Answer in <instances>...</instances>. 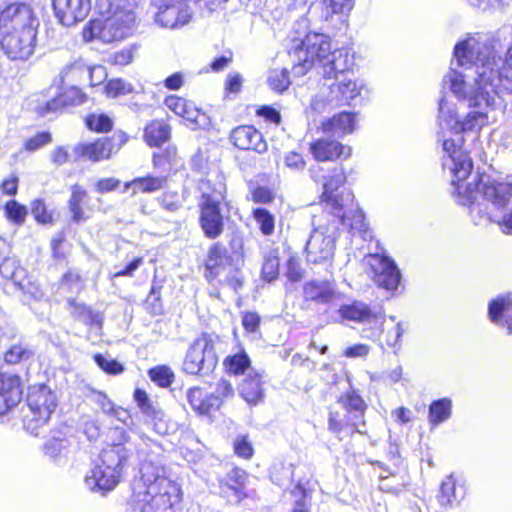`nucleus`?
Wrapping results in <instances>:
<instances>
[{
	"instance_id": "obj_1",
	"label": "nucleus",
	"mask_w": 512,
	"mask_h": 512,
	"mask_svg": "<svg viewBox=\"0 0 512 512\" xmlns=\"http://www.w3.org/2000/svg\"><path fill=\"white\" fill-rule=\"evenodd\" d=\"M453 195L468 206L475 222L487 219L498 223L502 231L512 234V181L496 182L489 178H474L464 183L452 175Z\"/></svg>"
},
{
	"instance_id": "obj_2",
	"label": "nucleus",
	"mask_w": 512,
	"mask_h": 512,
	"mask_svg": "<svg viewBox=\"0 0 512 512\" xmlns=\"http://www.w3.org/2000/svg\"><path fill=\"white\" fill-rule=\"evenodd\" d=\"M469 107L479 108L478 111L468 113L463 120H459L447 101L442 98L439 101V128L438 141L442 144V150L445 154L443 161L444 169H448L458 180H466L472 171V161L469 156L462 150L461 144L463 138L462 132L473 131L480 128L487 121V115L483 111L487 108H494L501 104V98L496 105L493 106H477L470 105L464 99H459Z\"/></svg>"
},
{
	"instance_id": "obj_3",
	"label": "nucleus",
	"mask_w": 512,
	"mask_h": 512,
	"mask_svg": "<svg viewBox=\"0 0 512 512\" xmlns=\"http://www.w3.org/2000/svg\"><path fill=\"white\" fill-rule=\"evenodd\" d=\"M135 482L133 506L139 512H173L181 500L177 483L166 476L165 467L155 453L145 458Z\"/></svg>"
},
{
	"instance_id": "obj_4",
	"label": "nucleus",
	"mask_w": 512,
	"mask_h": 512,
	"mask_svg": "<svg viewBox=\"0 0 512 512\" xmlns=\"http://www.w3.org/2000/svg\"><path fill=\"white\" fill-rule=\"evenodd\" d=\"M293 73L305 75L316 63L322 69L324 80H331L339 74L350 70L353 62L349 49L345 47L332 49L329 36L309 32L294 49Z\"/></svg>"
},
{
	"instance_id": "obj_5",
	"label": "nucleus",
	"mask_w": 512,
	"mask_h": 512,
	"mask_svg": "<svg viewBox=\"0 0 512 512\" xmlns=\"http://www.w3.org/2000/svg\"><path fill=\"white\" fill-rule=\"evenodd\" d=\"M99 16L89 21L83 29L86 42L105 44L122 41L131 36L136 27L135 8L113 5L106 0L97 1Z\"/></svg>"
},
{
	"instance_id": "obj_6",
	"label": "nucleus",
	"mask_w": 512,
	"mask_h": 512,
	"mask_svg": "<svg viewBox=\"0 0 512 512\" xmlns=\"http://www.w3.org/2000/svg\"><path fill=\"white\" fill-rule=\"evenodd\" d=\"M201 191L200 225L204 235L209 239L219 237L224 231V222L228 218L224 214L228 209L226 200V184L224 176L216 172L210 178L202 180L199 186Z\"/></svg>"
},
{
	"instance_id": "obj_7",
	"label": "nucleus",
	"mask_w": 512,
	"mask_h": 512,
	"mask_svg": "<svg viewBox=\"0 0 512 512\" xmlns=\"http://www.w3.org/2000/svg\"><path fill=\"white\" fill-rule=\"evenodd\" d=\"M367 93L363 80L347 77L345 73L339 74L331 80H324L312 98L307 113L322 114L336 107L356 105Z\"/></svg>"
},
{
	"instance_id": "obj_8",
	"label": "nucleus",
	"mask_w": 512,
	"mask_h": 512,
	"mask_svg": "<svg viewBox=\"0 0 512 512\" xmlns=\"http://www.w3.org/2000/svg\"><path fill=\"white\" fill-rule=\"evenodd\" d=\"M131 455V449L123 444H114L104 448L94 466L85 476L86 488L103 495L113 490L119 483L122 470Z\"/></svg>"
},
{
	"instance_id": "obj_9",
	"label": "nucleus",
	"mask_w": 512,
	"mask_h": 512,
	"mask_svg": "<svg viewBox=\"0 0 512 512\" xmlns=\"http://www.w3.org/2000/svg\"><path fill=\"white\" fill-rule=\"evenodd\" d=\"M29 414L25 416V428L38 435V429L45 425L58 405L56 392L41 384L31 386L27 394Z\"/></svg>"
},
{
	"instance_id": "obj_10",
	"label": "nucleus",
	"mask_w": 512,
	"mask_h": 512,
	"mask_svg": "<svg viewBox=\"0 0 512 512\" xmlns=\"http://www.w3.org/2000/svg\"><path fill=\"white\" fill-rule=\"evenodd\" d=\"M323 169L320 166L311 167L309 173L311 178L316 183H321L322 193L320 195V201L325 205L326 209H329L331 213L340 215L342 209L346 205L351 195L349 193L344 194L339 192V188L342 187L346 182V175L342 167H333L327 174H322Z\"/></svg>"
},
{
	"instance_id": "obj_11",
	"label": "nucleus",
	"mask_w": 512,
	"mask_h": 512,
	"mask_svg": "<svg viewBox=\"0 0 512 512\" xmlns=\"http://www.w3.org/2000/svg\"><path fill=\"white\" fill-rule=\"evenodd\" d=\"M338 237L337 222L319 223L306 242V258L313 264H330L333 260Z\"/></svg>"
},
{
	"instance_id": "obj_12",
	"label": "nucleus",
	"mask_w": 512,
	"mask_h": 512,
	"mask_svg": "<svg viewBox=\"0 0 512 512\" xmlns=\"http://www.w3.org/2000/svg\"><path fill=\"white\" fill-rule=\"evenodd\" d=\"M38 27L39 19L28 4L13 3L0 13V32H37Z\"/></svg>"
},
{
	"instance_id": "obj_13",
	"label": "nucleus",
	"mask_w": 512,
	"mask_h": 512,
	"mask_svg": "<svg viewBox=\"0 0 512 512\" xmlns=\"http://www.w3.org/2000/svg\"><path fill=\"white\" fill-rule=\"evenodd\" d=\"M364 263L367 266V273L377 286L387 291H394L398 288L401 274L392 259L375 253L367 255L364 258Z\"/></svg>"
},
{
	"instance_id": "obj_14",
	"label": "nucleus",
	"mask_w": 512,
	"mask_h": 512,
	"mask_svg": "<svg viewBox=\"0 0 512 512\" xmlns=\"http://www.w3.org/2000/svg\"><path fill=\"white\" fill-rule=\"evenodd\" d=\"M217 364V357L211 344L205 337L196 339L189 347L183 370L191 375L208 374Z\"/></svg>"
},
{
	"instance_id": "obj_15",
	"label": "nucleus",
	"mask_w": 512,
	"mask_h": 512,
	"mask_svg": "<svg viewBox=\"0 0 512 512\" xmlns=\"http://www.w3.org/2000/svg\"><path fill=\"white\" fill-rule=\"evenodd\" d=\"M338 312L342 320L368 325L369 328L363 330L364 337L371 340L379 339V331L374 326L381 322V310L373 309L362 301H354L342 305Z\"/></svg>"
},
{
	"instance_id": "obj_16",
	"label": "nucleus",
	"mask_w": 512,
	"mask_h": 512,
	"mask_svg": "<svg viewBox=\"0 0 512 512\" xmlns=\"http://www.w3.org/2000/svg\"><path fill=\"white\" fill-rule=\"evenodd\" d=\"M152 4L157 9L155 21L161 27L177 29L191 20V12L184 1L152 0Z\"/></svg>"
},
{
	"instance_id": "obj_17",
	"label": "nucleus",
	"mask_w": 512,
	"mask_h": 512,
	"mask_svg": "<svg viewBox=\"0 0 512 512\" xmlns=\"http://www.w3.org/2000/svg\"><path fill=\"white\" fill-rule=\"evenodd\" d=\"M37 32H0V45L11 60L29 59L36 47Z\"/></svg>"
},
{
	"instance_id": "obj_18",
	"label": "nucleus",
	"mask_w": 512,
	"mask_h": 512,
	"mask_svg": "<svg viewBox=\"0 0 512 512\" xmlns=\"http://www.w3.org/2000/svg\"><path fill=\"white\" fill-rule=\"evenodd\" d=\"M59 22L67 27L83 21L91 10V0H52Z\"/></svg>"
},
{
	"instance_id": "obj_19",
	"label": "nucleus",
	"mask_w": 512,
	"mask_h": 512,
	"mask_svg": "<svg viewBox=\"0 0 512 512\" xmlns=\"http://www.w3.org/2000/svg\"><path fill=\"white\" fill-rule=\"evenodd\" d=\"M310 152L318 162L347 159L351 156L352 149L337 140L319 138L310 144Z\"/></svg>"
},
{
	"instance_id": "obj_20",
	"label": "nucleus",
	"mask_w": 512,
	"mask_h": 512,
	"mask_svg": "<svg viewBox=\"0 0 512 512\" xmlns=\"http://www.w3.org/2000/svg\"><path fill=\"white\" fill-rule=\"evenodd\" d=\"M164 103L169 110L194 126L201 127L207 122V115L192 102L182 97L170 95L165 99Z\"/></svg>"
},
{
	"instance_id": "obj_21",
	"label": "nucleus",
	"mask_w": 512,
	"mask_h": 512,
	"mask_svg": "<svg viewBox=\"0 0 512 512\" xmlns=\"http://www.w3.org/2000/svg\"><path fill=\"white\" fill-rule=\"evenodd\" d=\"M233 144L242 150H253L259 154L267 151V143L262 134L253 126L242 125L231 133Z\"/></svg>"
},
{
	"instance_id": "obj_22",
	"label": "nucleus",
	"mask_w": 512,
	"mask_h": 512,
	"mask_svg": "<svg viewBox=\"0 0 512 512\" xmlns=\"http://www.w3.org/2000/svg\"><path fill=\"white\" fill-rule=\"evenodd\" d=\"M264 381L262 372L249 369L238 385L240 396L250 405H257L262 402L265 395Z\"/></svg>"
},
{
	"instance_id": "obj_23",
	"label": "nucleus",
	"mask_w": 512,
	"mask_h": 512,
	"mask_svg": "<svg viewBox=\"0 0 512 512\" xmlns=\"http://www.w3.org/2000/svg\"><path fill=\"white\" fill-rule=\"evenodd\" d=\"M330 221H336L337 228L340 223L349 227V231L353 236L358 235L363 240L372 237V233L365 223L364 214L358 208L350 209L349 212H347L344 207L340 215L332 213V219Z\"/></svg>"
},
{
	"instance_id": "obj_24",
	"label": "nucleus",
	"mask_w": 512,
	"mask_h": 512,
	"mask_svg": "<svg viewBox=\"0 0 512 512\" xmlns=\"http://www.w3.org/2000/svg\"><path fill=\"white\" fill-rule=\"evenodd\" d=\"M22 397L19 378L0 374V416L16 406Z\"/></svg>"
},
{
	"instance_id": "obj_25",
	"label": "nucleus",
	"mask_w": 512,
	"mask_h": 512,
	"mask_svg": "<svg viewBox=\"0 0 512 512\" xmlns=\"http://www.w3.org/2000/svg\"><path fill=\"white\" fill-rule=\"evenodd\" d=\"M113 150V141L107 137L100 138L94 142L80 143L74 147L75 154L92 162L109 159Z\"/></svg>"
},
{
	"instance_id": "obj_26",
	"label": "nucleus",
	"mask_w": 512,
	"mask_h": 512,
	"mask_svg": "<svg viewBox=\"0 0 512 512\" xmlns=\"http://www.w3.org/2000/svg\"><path fill=\"white\" fill-rule=\"evenodd\" d=\"M84 101L85 95L80 91V89L77 88L76 85H70V88L67 89L64 93L46 101L44 106L39 104L36 110L39 115L47 116L50 113L57 112L62 107L79 105Z\"/></svg>"
},
{
	"instance_id": "obj_27",
	"label": "nucleus",
	"mask_w": 512,
	"mask_h": 512,
	"mask_svg": "<svg viewBox=\"0 0 512 512\" xmlns=\"http://www.w3.org/2000/svg\"><path fill=\"white\" fill-rule=\"evenodd\" d=\"M246 481V472L240 468H233L221 481V492L229 498L230 502L240 503L246 497L244 493Z\"/></svg>"
},
{
	"instance_id": "obj_28",
	"label": "nucleus",
	"mask_w": 512,
	"mask_h": 512,
	"mask_svg": "<svg viewBox=\"0 0 512 512\" xmlns=\"http://www.w3.org/2000/svg\"><path fill=\"white\" fill-rule=\"evenodd\" d=\"M339 403L348 412L347 424L355 427V430L361 433L360 425H364V412L366 404L362 397L355 390L348 391L339 398Z\"/></svg>"
},
{
	"instance_id": "obj_29",
	"label": "nucleus",
	"mask_w": 512,
	"mask_h": 512,
	"mask_svg": "<svg viewBox=\"0 0 512 512\" xmlns=\"http://www.w3.org/2000/svg\"><path fill=\"white\" fill-rule=\"evenodd\" d=\"M98 73L99 78L104 74L103 66H88L81 60L74 61L66 65L59 74V79L62 84L75 85L77 83L86 81L87 74Z\"/></svg>"
},
{
	"instance_id": "obj_30",
	"label": "nucleus",
	"mask_w": 512,
	"mask_h": 512,
	"mask_svg": "<svg viewBox=\"0 0 512 512\" xmlns=\"http://www.w3.org/2000/svg\"><path fill=\"white\" fill-rule=\"evenodd\" d=\"M356 114L353 112H340L322 123V130L336 136H344L355 130Z\"/></svg>"
},
{
	"instance_id": "obj_31",
	"label": "nucleus",
	"mask_w": 512,
	"mask_h": 512,
	"mask_svg": "<svg viewBox=\"0 0 512 512\" xmlns=\"http://www.w3.org/2000/svg\"><path fill=\"white\" fill-rule=\"evenodd\" d=\"M232 268V259L226 255V249L219 243H215L209 250L206 269L212 278L223 275Z\"/></svg>"
},
{
	"instance_id": "obj_32",
	"label": "nucleus",
	"mask_w": 512,
	"mask_h": 512,
	"mask_svg": "<svg viewBox=\"0 0 512 512\" xmlns=\"http://www.w3.org/2000/svg\"><path fill=\"white\" fill-rule=\"evenodd\" d=\"M489 316L492 322L506 325L509 334H512V300L509 296L498 297L489 304Z\"/></svg>"
},
{
	"instance_id": "obj_33",
	"label": "nucleus",
	"mask_w": 512,
	"mask_h": 512,
	"mask_svg": "<svg viewBox=\"0 0 512 512\" xmlns=\"http://www.w3.org/2000/svg\"><path fill=\"white\" fill-rule=\"evenodd\" d=\"M465 497V487L457 486L453 474L448 475L441 483L438 501L441 506L454 507Z\"/></svg>"
},
{
	"instance_id": "obj_34",
	"label": "nucleus",
	"mask_w": 512,
	"mask_h": 512,
	"mask_svg": "<svg viewBox=\"0 0 512 512\" xmlns=\"http://www.w3.org/2000/svg\"><path fill=\"white\" fill-rule=\"evenodd\" d=\"M388 320L390 323L387 322L385 315L382 313L381 322L375 325L374 328L379 331V335L381 333H385V342L387 346L396 348L405 331V326L403 322H397L395 316H389Z\"/></svg>"
},
{
	"instance_id": "obj_35",
	"label": "nucleus",
	"mask_w": 512,
	"mask_h": 512,
	"mask_svg": "<svg viewBox=\"0 0 512 512\" xmlns=\"http://www.w3.org/2000/svg\"><path fill=\"white\" fill-rule=\"evenodd\" d=\"M167 184V178L164 176L154 177V176H146V177H138L125 183L124 191L132 190V195H135L139 192L142 193H153L165 188Z\"/></svg>"
},
{
	"instance_id": "obj_36",
	"label": "nucleus",
	"mask_w": 512,
	"mask_h": 512,
	"mask_svg": "<svg viewBox=\"0 0 512 512\" xmlns=\"http://www.w3.org/2000/svg\"><path fill=\"white\" fill-rule=\"evenodd\" d=\"M74 444L72 437L53 436L45 443L44 451L54 461H60L69 454Z\"/></svg>"
},
{
	"instance_id": "obj_37",
	"label": "nucleus",
	"mask_w": 512,
	"mask_h": 512,
	"mask_svg": "<svg viewBox=\"0 0 512 512\" xmlns=\"http://www.w3.org/2000/svg\"><path fill=\"white\" fill-rule=\"evenodd\" d=\"M304 297L317 303H328L334 298V291L328 283L310 282L304 286Z\"/></svg>"
},
{
	"instance_id": "obj_38",
	"label": "nucleus",
	"mask_w": 512,
	"mask_h": 512,
	"mask_svg": "<svg viewBox=\"0 0 512 512\" xmlns=\"http://www.w3.org/2000/svg\"><path fill=\"white\" fill-rule=\"evenodd\" d=\"M170 128L162 121H152L146 126L144 137L148 145L160 146L169 139Z\"/></svg>"
},
{
	"instance_id": "obj_39",
	"label": "nucleus",
	"mask_w": 512,
	"mask_h": 512,
	"mask_svg": "<svg viewBox=\"0 0 512 512\" xmlns=\"http://www.w3.org/2000/svg\"><path fill=\"white\" fill-rule=\"evenodd\" d=\"M452 401L448 398H442L433 401L429 406V423L437 426L451 417Z\"/></svg>"
},
{
	"instance_id": "obj_40",
	"label": "nucleus",
	"mask_w": 512,
	"mask_h": 512,
	"mask_svg": "<svg viewBox=\"0 0 512 512\" xmlns=\"http://www.w3.org/2000/svg\"><path fill=\"white\" fill-rule=\"evenodd\" d=\"M87 197V191L80 185H73L71 187V197L69 200V210L72 213L74 222H80L85 219L82 210V203Z\"/></svg>"
},
{
	"instance_id": "obj_41",
	"label": "nucleus",
	"mask_w": 512,
	"mask_h": 512,
	"mask_svg": "<svg viewBox=\"0 0 512 512\" xmlns=\"http://www.w3.org/2000/svg\"><path fill=\"white\" fill-rule=\"evenodd\" d=\"M186 397L192 409L199 414H208L213 409L210 397L204 399V392L199 387L189 388Z\"/></svg>"
},
{
	"instance_id": "obj_42",
	"label": "nucleus",
	"mask_w": 512,
	"mask_h": 512,
	"mask_svg": "<svg viewBox=\"0 0 512 512\" xmlns=\"http://www.w3.org/2000/svg\"><path fill=\"white\" fill-rule=\"evenodd\" d=\"M279 274V258L277 250H270L264 255L262 265V277L264 280L271 282L278 277Z\"/></svg>"
},
{
	"instance_id": "obj_43",
	"label": "nucleus",
	"mask_w": 512,
	"mask_h": 512,
	"mask_svg": "<svg viewBox=\"0 0 512 512\" xmlns=\"http://www.w3.org/2000/svg\"><path fill=\"white\" fill-rule=\"evenodd\" d=\"M233 396L234 388L232 383L226 379H220L216 384L215 391L210 396L213 409H218L224 400L230 399Z\"/></svg>"
},
{
	"instance_id": "obj_44",
	"label": "nucleus",
	"mask_w": 512,
	"mask_h": 512,
	"mask_svg": "<svg viewBox=\"0 0 512 512\" xmlns=\"http://www.w3.org/2000/svg\"><path fill=\"white\" fill-rule=\"evenodd\" d=\"M267 83L276 92L282 93L287 90L291 84L288 70L286 68L271 70Z\"/></svg>"
},
{
	"instance_id": "obj_45",
	"label": "nucleus",
	"mask_w": 512,
	"mask_h": 512,
	"mask_svg": "<svg viewBox=\"0 0 512 512\" xmlns=\"http://www.w3.org/2000/svg\"><path fill=\"white\" fill-rule=\"evenodd\" d=\"M134 399L145 415L159 421L162 419L164 415L163 412L153 406L144 390L136 389L134 392Z\"/></svg>"
},
{
	"instance_id": "obj_46",
	"label": "nucleus",
	"mask_w": 512,
	"mask_h": 512,
	"mask_svg": "<svg viewBox=\"0 0 512 512\" xmlns=\"http://www.w3.org/2000/svg\"><path fill=\"white\" fill-rule=\"evenodd\" d=\"M291 495L293 497L291 512H309V499L311 496L309 491L306 490L301 483L291 491Z\"/></svg>"
},
{
	"instance_id": "obj_47",
	"label": "nucleus",
	"mask_w": 512,
	"mask_h": 512,
	"mask_svg": "<svg viewBox=\"0 0 512 512\" xmlns=\"http://www.w3.org/2000/svg\"><path fill=\"white\" fill-rule=\"evenodd\" d=\"M253 216L264 235L269 236L274 232V216L268 210L257 208L253 211Z\"/></svg>"
},
{
	"instance_id": "obj_48",
	"label": "nucleus",
	"mask_w": 512,
	"mask_h": 512,
	"mask_svg": "<svg viewBox=\"0 0 512 512\" xmlns=\"http://www.w3.org/2000/svg\"><path fill=\"white\" fill-rule=\"evenodd\" d=\"M105 89L107 95L113 98L124 96L134 91L131 83L120 78L108 81Z\"/></svg>"
},
{
	"instance_id": "obj_49",
	"label": "nucleus",
	"mask_w": 512,
	"mask_h": 512,
	"mask_svg": "<svg viewBox=\"0 0 512 512\" xmlns=\"http://www.w3.org/2000/svg\"><path fill=\"white\" fill-rule=\"evenodd\" d=\"M227 363L228 370L235 375H245L249 372V369H252L250 367V359L246 353L235 354L227 360Z\"/></svg>"
},
{
	"instance_id": "obj_50",
	"label": "nucleus",
	"mask_w": 512,
	"mask_h": 512,
	"mask_svg": "<svg viewBox=\"0 0 512 512\" xmlns=\"http://www.w3.org/2000/svg\"><path fill=\"white\" fill-rule=\"evenodd\" d=\"M151 380L161 387H168L174 380V374L167 366H157L149 371Z\"/></svg>"
},
{
	"instance_id": "obj_51",
	"label": "nucleus",
	"mask_w": 512,
	"mask_h": 512,
	"mask_svg": "<svg viewBox=\"0 0 512 512\" xmlns=\"http://www.w3.org/2000/svg\"><path fill=\"white\" fill-rule=\"evenodd\" d=\"M325 13L328 17L333 14H344L352 10L354 0H323Z\"/></svg>"
},
{
	"instance_id": "obj_52",
	"label": "nucleus",
	"mask_w": 512,
	"mask_h": 512,
	"mask_svg": "<svg viewBox=\"0 0 512 512\" xmlns=\"http://www.w3.org/2000/svg\"><path fill=\"white\" fill-rule=\"evenodd\" d=\"M5 212L7 217L18 225L22 224L25 221V217L27 215L26 207L14 200L7 202L5 206Z\"/></svg>"
},
{
	"instance_id": "obj_53",
	"label": "nucleus",
	"mask_w": 512,
	"mask_h": 512,
	"mask_svg": "<svg viewBox=\"0 0 512 512\" xmlns=\"http://www.w3.org/2000/svg\"><path fill=\"white\" fill-rule=\"evenodd\" d=\"M86 124L90 130L97 132H107L112 128V121L106 115H90L86 119Z\"/></svg>"
},
{
	"instance_id": "obj_54",
	"label": "nucleus",
	"mask_w": 512,
	"mask_h": 512,
	"mask_svg": "<svg viewBox=\"0 0 512 512\" xmlns=\"http://www.w3.org/2000/svg\"><path fill=\"white\" fill-rule=\"evenodd\" d=\"M136 50V46L125 47L122 50L112 54L110 56V62L114 65H128L133 61Z\"/></svg>"
},
{
	"instance_id": "obj_55",
	"label": "nucleus",
	"mask_w": 512,
	"mask_h": 512,
	"mask_svg": "<svg viewBox=\"0 0 512 512\" xmlns=\"http://www.w3.org/2000/svg\"><path fill=\"white\" fill-rule=\"evenodd\" d=\"M94 360L97 365L106 373L117 375L123 371V366L114 359H108L103 355L96 354Z\"/></svg>"
},
{
	"instance_id": "obj_56",
	"label": "nucleus",
	"mask_w": 512,
	"mask_h": 512,
	"mask_svg": "<svg viewBox=\"0 0 512 512\" xmlns=\"http://www.w3.org/2000/svg\"><path fill=\"white\" fill-rule=\"evenodd\" d=\"M234 451L244 459H249L253 455V447L245 436H239L235 439Z\"/></svg>"
},
{
	"instance_id": "obj_57",
	"label": "nucleus",
	"mask_w": 512,
	"mask_h": 512,
	"mask_svg": "<svg viewBox=\"0 0 512 512\" xmlns=\"http://www.w3.org/2000/svg\"><path fill=\"white\" fill-rule=\"evenodd\" d=\"M31 212L40 223H50L52 221V216L47 212L42 200H35L31 203Z\"/></svg>"
},
{
	"instance_id": "obj_58",
	"label": "nucleus",
	"mask_w": 512,
	"mask_h": 512,
	"mask_svg": "<svg viewBox=\"0 0 512 512\" xmlns=\"http://www.w3.org/2000/svg\"><path fill=\"white\" fill-rule=\"evenodd\" d=\"M82 280L78 272L69 271L62 279V287H67L72 292H77L82 289Z\"/></svg>"
},
{
	"instance_id": "obj_59",
	"label": "nucleus",
	"mask_w": 512,
	"mask_h": 512,
	"mask_svg": "<svg viewBox=\"0 0 512 512\" xmlns=\"http://www.w3.org/2000/svg\"><path fill=\"white\" fill-rule=\"evenodd\" d=\"M51 142V135L47 132H41L31 137L25 142V148L28 151H35Z\"/></svg>"
},
{
	"instance_id": "obj_60",
	"label": "nucleus",
	"mask_w": 512,
	"mask_h": 512,
	"mask_svg": "<svg viewBox=\"0 0 512 512\" xmlns=\"http://www.w3.org/2000/svg\"><path fill=\"white\" fill-rule=\"evenodd\" d=\"M260 316L255 312H244L242 315V325L246 332L255 333L260 326Z\"/></svg>"
},
{
	"instance_id": "obj_61",
	"label": "nucleus",
	"mask_w": 512,
	"mask_h": 512,
	"mask_svg": "<svg viewBox=\"0 0 512 512\" xmlns=\"http://www.w3.org/2000/svg\"><path fill=\"white\" fill-rule=\"evenodd\" d=\"M284 161L285 165L294 171H302L306 165L303 156L296 152H289Z\"/></svg>"
},
{
	"instance_id": "obj_62",
	"label": "nucleus",
	"mask_w": 512,
	"mask_h": 512,
	"mask_svg": "<svg viewBox=\"0 0 512 512\" xmlns=\"http://www.w3.org/2000/svg\"><path fill=\"white\" fill-rule=\"evenodd\" d=\"M27 351L22 345H13L5 353V361L10 364L19 363L22 358L26 355Z\"/></svg>"
},
{
	"instance_id": "obj_63",
	"label": "nucleus",
	"mask_w": 512,
	"mask_h": 512,
	"mask_svg": "<svg viewBox=\"0 0 512 512\" xmlns=\"http://www.w3.org/2000/svg\"><path fill=\"white\" fill-rule=\"evenodd\" d=\"M93 401L101 408L106 414H111L114 411V405L110 399L102 392L93 393Z\"/></svg>"
},
{
	"instance_id": "obj_64",
	"label": "nucleus",
	"mask_w": 512,
	"mask_h": 512,
	"mask_svg": "<svg viewBox=\"0 0 512 512\" xmlns=\"http://www.w3.org/2000/svg\"><path fill=\"white\" fill-rule=\"evenodd\" d=\"M120 184V181L115 178H103L96 182L95 189L99 193H107L115 190Z\"/></svg>"
}]
</instances>
